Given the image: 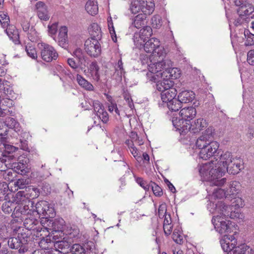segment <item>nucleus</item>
<instances>
[{"instance_id": "36", "label": "nucleus", "mask_w": 254, "mask_h": 254, "mask_svg": "<svg viewBox=\"0 0 254 254\" xmlns=\"http://www.w3.org/2000/svg\"><path fill=\"white\" fill-rule=\"evenodd\" d=\"M73 55L78 59V64L81 68L83 69L84 68L83 66H86V60L88 58L85 56L82 50L80 48L76 49L73 52Z\"/></svg>"}, {"instance_id": "61", "label": "nucleus", "mask_w": 254, "mask_h": 254, "mask_svg": "<svg viewBox=\"0 0 254 254\" xmlns=\"http://www.w3.org/2000/svg\"><path fill=\"white\" fill-rule=\"evenodd\" d=\"M26 180L25 179H19L14 182V185L20 189H25L27 188Z\"/></svg>"}, {"instance_id": "50", "label": "nucleus", "mask_w": 254, "mask_h": 254, "mask_svg": "<svg viewBox=\"0 0 254 254\" xmlns=\"http://www.w3.org/2000/svg\"><path fill=\"white\" fill-rule=\"evenodd\" d=\"M13 203V202L12 200L4 202L1 206L2 211L5 213H10L12 211L13 209H14L15 207Z\"/></svg>"}, {"instance_id": "7", "label": "nucleus", "mask_w": 254, "mask_h": 254, "mask_svg": "<svg viewBox=\"0 0 254 254\" xmlns=\"http://www.w3.org/2000/svg\"><path fill=\"white\" fill-rule=\"evenodd\" d=\"M254 11V7L252 4H247L245 5L239 7L237 13L239 15L233 22L236 26H238L245 23H248L251 21V18L253 17L252 14Z\"/></svg>"}, {"instance_id": "28", "label": "nucleus", "mask_w": 254, "mask_h": 254, "mask_svg": "<svg viewBox=\"0 0 254 254\" xmlns=\"http://www.w3.org/2000/svg\"><path fill=\"white\" fill-rule=\"evenodd\" d=\"M143 14L150 15L154 10V3L152 0H139Z\"/></svg>"}, {"instance_id": "14", "label": "nucleus", "mask_w": 254, "mask_h": 254, "mask_svg": "<svg viewBox=\"0 0 254 254\" xmlns=\"http://www.w3.org/2000/svg\"><path fill=\"white\" fill-rule=\"evenodd\" d=\"M29 159L25 153L18 157L17 162L11 163V168H14L18 173L25 175L29 171Z\"/></svg>"}, {"instance_id": "18", "label": "nucleus", "mask_w": 254, "mask_h": 254, "mask_svg": "<svg viewBox=\"0 0 254 254\" xmlns=\"http://www.w3.org/2000/svg\"><path fill=\"white\" fill-rule=\"evenodd\" d=\"M32 206L31 205L32 211V215L34 216L35 214L38 215L40 217L41 215L45 217L50 216V214L48 212L49 210L48 208L47 202L45 201H41L37 202L35 204L34 202L32 200Z\"/></svg>"}, {"instance_id": "17", "label": "nucleus", "mask_w": 254, "mask_h": 254, "mask_svg": "<svg viewBox=\"0 0 254 254\" xmlns=\"http://www.w3.org/2000/svg\"><path fill=\"white\" fill-rule=\"evenodd\" d=\"M164 57H161L160 61H158L157 62L154 64H150L148 65L149 71L154 74H156L157 76H161V73L165 70L166 66H168L171 63V60L166 59H164Z\"/></svg>"}, {"instance_id": "26", "label": "nucleus", "mask_w": 254, "mask_h": 254, "mask_svg": "<svg viewBox=\"0 0 254 254\" xmlns=\"http://www.w3.org/2000/svg\"><path fill=\"white\" fill-rule=\"evenodd\" d=\"M21 25L23 30L27 33L29 39L31 41H34L35 37L37 36V32L34 27L33 26L30 27V22L24 19L21 20Z\"/></svg>"}, {"instance_id": "54", "label": "nucleus", "mask_w": 254, "mask_h": 254, "mask_svg": "<svg viewBox=\"0 0 254 254\" xmlns=\"http://www.w3.org/2000/svg\"><path fill=\"white\" fill-rule=\"evenodd\" d=\"M172 239L177 244H182L183 243V236L181 234V232L177 229L174 230Z\"/></svg>"}, {"instance_id": "4", "label": "nucleus", "mask_w": 254, "mask_h": 254, "mask_svg": "<svg viewBox=\"0 0 254 254\" xmlns=\"http://www.w3.org/2000/svg\"><path fill=\"white\" fill-rule=\"evenodd\" d=\"M11 229L15 234L16 237L9 238L7 244L9 248L12 249H18L19 253H24L28 250L27 243L30 240V234L27 233L23 228L20 226H11Z\"/></svg>"}, {"instance_id": "20", "label": "nucleus", "mask_w": 254, "mask_h": 254, "mask_svg": "<svg viewBox=\"0 0 254 254\" xmlns=\"http://www.w3.org/2000/svg\"><path fill=\"white\" fill-rule=\"evenodd\" d=\"M172 62L171 61L170 64L168 66H166L165 70L161 73V77L166 79V81L168 82V79H175L179 78L181 71L179 69L176 67H172Z\"/></svg>"}, {"instance_id": "1", "label": "nucleus", "mask_w": 254, "mask_h": 254, "mask_svg": "<svg viewBox=\"0 0 254 254\" xmlns=\"http://www.w3.org/2000/svg\"><path fill=\"white\" fill-rule=\"evenodd\" d=\"M233 159L235 158L233 157L231 152H220L215 161L212 160L210 163L202 165L199 169V173L204 179L210 180L213 184L218 186L224 185L226 179L221 177L224 175L227 167L231 165Z\"/></svg>"}, {"instance_id": "48", "label": "nucleus", "mask_w": 254, "mask_h": 254, "mask_svg": "<svg viewBox=\"0 0 254 254\" xmlns=\"http://www.w3.org/2000/svg\"><path fill=\"white\" fill-rule=\"evenodd\" d=\"M0 23L1 27L5 29L10 25V19L7 13L3 11H0Z\"/></svg>"}, {"instance_id": "41", "label": "nucleus", "mask_w": 254, "mask_h": 254, "mask_svg": "<svg viewBox=\"0 0 254 254\" xmlns=\"http://www.w3.org/2000/svg\"><path fill=\"white\" fill-rule=\"evenodd\" d=\"M12 160L6 157L2 156H0V172H5L8 169L11 168V161Z\"/></svg>"}, {"instance_id": "23", "label": "nucleus", "mask_w": 254, "mask_h": 254, "mask_svg": "<svg viewBox=\"0 0 254 254\" xmlns=\"http://www.w3.org/2000/svg\"><path fill=\"white\" fill-rule=\"evenodd\" d=\"M164 88V93L161 94L162 99L163 102L168 103L172 100H177L175 97L177 95V91L175 88L170 87L167 83V86Z\"/></svg>"}, {"instance_id": "15", "label": "nucleus", "mask_w": 254, "mask_h": 254, "mask_svg": "<svg viewBox=\"0 0 254 254\" xmlns=\"http://www.w3.org/2000/svg\"><path fill=\"white\" fill-rule=\"evenodd\" d=\"M213 133V127H208L202 133V135L196 139L195 141L196 147L200 150L206 147L212 141Z\"/></svg>"}, {"instance_id": "63", "label": "nucleus", "mask_w": 254, "mask_h": 254, "mask_svg": "<svg viewBox=\"0 0 254 254\" xmlns=\"http://www.w3.org/2000/svg\"><path fill=\"white\" fill-rule=\"evenodd\" d=\"M247 62L252 65H254V49L250 50L247 53Z\"/></svg>"}, {"instance_id": "9", "label": "nucleus", "mask_w": 254, "mask_h": 254, "mask_svg": "<svg viewBox=\"0 0 254 254\" xmlns=\"http://www.w3.org/2000/svg\"><path fill=\"white\" fill-rule=\"evenodd\" d=\"M219 144L217 141H211L210 143L200 151L199 156L203 160H207L210 157H213L214 159H217V156L221 152L219 149Z\"/></svg>"}, {"instance_id": "39", "label": "nucleus", "mask_w": 254, "mask_h": 254, "mask_svg": "<svg viewBox=\"0 0 254 254\" xmlns=\"http://www.w3.org/2000/svg\"><path fill=\"white\" fill-rule=\"evenodd\" d=\"M76 80L79 85L85 90L87 91H93L94 90L93 85L84 78L81 75L77 74L76 76Z\"/></svg>"}, {"instance_id": "6", "label": "nucleus", "mask_w": 254, "mask_h": 254, "mask_svg": "<svg viewBox=\"0 0 254 254\" xmlns=\"http://www.w3.org/2000/svg\"><path fill=\"white\" fill-rule=\"evenodd\" d=\"M27 204H21L14 207L12 213L13 219L11 220V226L14 225V223H18L23 222L24 219L29 216L32 215V209L31 205L32 206V201H28Z\"/></svg>"}, {"instance_id": "34", "label": "nucleus", "mask_w": 254, "mask_h": 254, "mask_svg": "<svg viewBox=\"0 0 254 254\" xmlns=\"http://www.w3.org/2000/svg\"><path fill=\"white\" fill-rule=\"evenodd\" d=\"M146 17L147 16L143 13L138 14L132 19V25L137 29L143 27L146 24Z\"/></svg>"}, {"instance_id": "2", "label": "nucleus", "mask_w": 254, "mask_h": 254, "mask_svg": "<svg viewBox=\"0 0 254 254\" xmlns=\"http://www.w3.org/2000/svg\"><path fill=\"white\" fill-rule=\"evenodd\" d=\"M196 112H176L172 115L168 116L172 117V122L174 127L176 128L181 135H184L190 132V133H195L199 132L203 128L207 127V123L203 119H198L194 121L192 125L190 123L196 115Z\"/></svg>"}, {"instance_id": "53", "label": "nucleus", "mask_w": 254, "mask_h": 254, "mask_svg": "<svg viewBox=\"0 0 254 254\" xmlns=\"http://www.w3.org/2000/svg\"><path fill=\"white\" fill-rule=\"evenodd\" d=\"M130 9L132 13L136 14L141 10L142 11V8L141 4H140L139 0H135L131 3Z\"/></svg>"}, {"instance_id": "33", "label": "nucleus", "mask_w": 254, "mask_h": 254, "mask_svg": "<svg viewBox=\"0 0 254 254\" xmlns=\"http://www.w3.org/2000/svg\"><path fill=\"white\" fill-rule=\"evenodd\" d=\"M242 165L240 160L237 158L233 159L231 165H228L226 168V171L231 174L235 175L238 174L242 169Z\"/></svg>"}, {"instance_id": "25", "label": "nucleus", "mask_w": 254, "mask_h": 254, "mask_svg": "<svg viewBox=\"0 0 254 254\" xmlns=\"http://www.w3.org/2000/svg\"><path fill=\"white\" fill-rule=\"evenodd\" d=\"M35 6L38 17L42 20H48L50 18V15L44 2L38 1L36 3Z\"/></svg>"}, {"instance_id": "51", "label": "nucleus", "mask_w": 254, "mask_h": 254, "mask_svg": "<svg viewBox=\"0 0 254 254\" xmlns=\"http://www.w3.org/2000/svg\"><path fill=\"white\" fill-rule=\"evenodd\" d=\"M150 188L155 196H161L163 195L162 189L154 182H150Z\"/></svg>"}, {"instance_id": "24", "label": "nucleus", "mask_w": 254, "mask_h": 254, "mask_svg": "<svg viewBox=\"0 0 254 254\" xmlns=\"http://www.w3.org/2000/svg\"><path fill=\"white\" fill-rule=\"evenodd\" d=\"M4 32L15 44L20 43L19 34L14 25L10 24L4 29Z\"/></svg>"}, {"instance_id": "21", "label": "nucleus", "mask_w": 254, "mask_h": 254, "mask_svg": "<svg viewBox=\"0 0 254 254\" xmlns=\"http://www.w3.org/2000/svg\"><path fill=\"white\" fill-rule=\"evenodd\" d=\"M0 146L3 149L1 156L6 157L10 159L13 160L14 158L13 153L14 152L17 148L5 142L4 138L1 137L0 140Z\"/></svg>"}, {"instance_id": "29", "label": "nucleus", "mask_w": 254, "mask_h": 254, "mask_svg": "<svg viewBox=\"0 0 254 254\" xmlns=\"http://www.w3.org/2000/svg\"><path fill=\"white\" fill-rule=\"evenodd\" d=\"M30 137L29 133L26 131H21L19 134V146L21 149L29 152L28 139Z\"/></svg>"}, {"instance_id": "3", "label": "nucleus", "mask_w": 254, "mask_h": 254, "mask_svg": "<svg viewBox=\"0 0 254 254\" xmlns=\"http://www.w3.org/2000/svg\"><path fill=\"white\" fill-rule=\"evenodd\" d=\"M244 206V201L241 197H235L231 205H226L223 201L216 203L210 202L207 204V209L211 213H218L232 219H242L243 215L241 213L240 208Z\"/></svg>"}, {"instance_id": "44", "label": "nucleus", "mask_w": 254, "mask_h": 254, "mask_svg": "<svg viewBox=\"0 0 254 254\" xmlns=\"http://www.w3.org/2000/svg\"><path fill=\"white\" fill-rule=\"evenodd\" d=\"M244 35L246 39L245 45L246 46L254 45V33H252L248 29H245Z\"/></svg>"}, {"instance_id": "62", "label": "nucleus", "mask_w": 254, "mask_h": 254, "mask_svg": "<svg viewBox=\"0 0 254 254\" xmlns=\"http://www.w3.org/2000/svg\"><path fill=\"white\" fill-rule=\"evenodd\" d=\"M130 153L133 156V157L136 159L137 161H139L141 159V154L140 152L138 151L137 149L135 147H132L131 148L129 149Z\"/></svg>"}, {"instance_id": "59", "label": "nucleus", "mask_w": 254, "mask_h": 254, "mask_svg": "<svg viewBox=\"0 0 254 254\" xmlns=\"http://www.w3.org/2000/svg\"><path fill=\"white\" fill-rule=\"evenodd\" d=\"M25 50L28 56L33 59H36L37 58L36 49L31 46H26Z\"/></svg>"}, {"instance_id": "37", "label": "nucleus", "mask_w": 254, "mask_h": 254, "mask_svg": "<svg viewBox=\"0 0 254 254\" xmlns=\"http://www.w3.org/2000/svg\"><path fill=\"white\" fill-rule=\"evenodd\" d=\"M86 11L91 15H96L98 12V6L96 0H88L85 5Z\"/></svg>"}, {"instance_id": "30", "label": "nucleus", "mask_w": 254, "mask_h": 254, "mask_svg": "<svg viewBox=\"0 0 254 254\" xmlns=\"http://www.w3.org/2000/svg\"><path fill=\"white\" fill-rule=\"evenodd\" d=\"M99 67L96 61H94L90 64L88 69V76L92 77L94 80L98 81L100 79V75L99 73Z\"/></svg>"}, {"instance_id": "47", "label": "nucleus", "mask_w": 254, "mask_h": 254, "mask_svg": "<svg viewBox=\"0 0 254 254\" xmlns=\"http://www.w3.org/2000/svg\"><path fill=\"white\" fill-rule=\"evenodd\" d=\"M71 254H86V250L83 246L79 244H73L70 249Z\"/></svg>"}, {"instance_id": "12", "label": "nucleus", "mask_w": 254, "mask_h": 254, "mask_svg": "<svg viewBox=\"0 0 254 254\" xmlns=\"http://www.w3.org/2000/svg\"><path fill=\"white\" fill-rule=\"evenodd\" d=\"M84 50L91 57L97 58L101 54V45L97 39H87L84 43Z\"/></svg>"}, {"instance_id": "27", "label": "nucleus", "mask_w": 254, "mask_h": 254, "mask_svg": "<svg viewBox=\"0 0 254 254\" xmlns=\"http://www.w3.org/2000/svg\"><path fill=\"white\" fill-rule=\"evenodd\" d=\"M58 39L59 46L65 49L67 47V28L66 26H62L60 29Z\"/></svg>"}, {"instance_id": "45", "label": "nucleus", "mask_w": 254, "mask_h": 254, "mask_svg": "<svg viewBox=\"0 0 254 254\" xmlns=\"http://www.w3.org/2000/svg\"><path fill=\"white\" fill-rule=\"evenodd\" d=\"M167 106L170 111H179L180 109L183 108L182 104L178 99L168 102Z\"/></svg>"}, {"instance_id": "13", "label": "nucleus", "mask_w": 254, "mask_h": 254, "mask_svg": "<svg viewBox=\"0 0 254 254\" xmlns=\"http://www.w3.org/2000/svg\"><path fill=\"white\" fill-rule=\"evenodd\" d=\"M211 221L216 231L220 234L231 232V223L229 220H224L220 216L217 215L212 217Z\"/></svg>"}, {"instance_id": "57", "label": "nucleus", "mask_w": 254, "mask_h": 254, "mask_svg": "<svg viewBox=\"0 0 254 254\" xmlns=\"http://www.w3.org/2000/svg\"><path fill=\"white\" fill-rule=\"evenodd\" d=\"M168 214L167 213V205L165 203L161 204L158 208V215L160 218H163L164 217Z\"/></svg>"}, {"instance_id": "52", "label": "nucleus", "mask_w": 254, "mask_h": 254, "mask_svg": "<svg viewBox=\"0 0 254 254\" xmlns=\"http://www.w3.org/2000/svg\"><path fill=\"white\" fill-rule=\"evenodd\" d=\"M240 187V183L238 181H234L231 182L229 185L230 194L233 195L235 193H237Z\"/></svg>"}, {"instance_id": "64", "label": "nucleus", "mask_w": 254, "mask_h": 254, "mask_svg": "<svg viewBox=\"0 0 254 254\" xmlns=\"http://www.w3.org/2000/svg\"><path fill=\"white\" fill-rule=\"evenodd\" d=\"M67 63L68 65L73 69L77 71L79 66V64L76 63L73 58H69L67 59Z\"/></svg>"}, {"instance_id": "46", "label": "nucleus", "mask_w": 254, "mask_h": 254, "mask_svg": "<svg viewBox=\"0 0 254 254\" xmlns=\"http://www.w3.org/2000/svg\"><path fill=\"white\" fill-rule=\"evenodd\" d=\"M104 95L106 97L107 104L108 105V111H113L114 110H115V111H119L117 104L112 97L108 94L105 93Z\"/></svg>"}, {"instance_id": "10", "label": "nucleus", "mask_w": 254, "mask_h": 254, "mask_svg": "<svg viewBox=\"0 0 254 254\" xmlns=\"http://www.w3.org/2000/svg\"><path fill=\"white\" fill-rule=\"evenodd\" d=\"M159 43V41L156 38L149 39L144 44V49L146 52L152 54L155 57L160 58L161 57H164L165 54L162 51Z\"/></svg>"}, {"instance_id": "19", "label": "nucleus", "mask_w": 254, "mask_h": 254, "mask_svg": "<svg viewBox=\"0 0 254 254\" xmlns=\"http://www.w3.org/2000/svg\"><path fill=\"white\" fill-rule=\"evenodd\" d=\"M23 225L25 228L24 229L27 233H29V231H31V234L34 235V233L37 234L38 230L40 228L39 225L40 224L39 221L35 218H34L32 215L29 216L24 219Z\"/></svg>"}, {"instance_id": "60", "label": "nucleus", "mask_w": 254, "mask_h": 254, "mask_svg": "<svg viewBox=\"0 0 254 254\" xmlns=\"http://www.w3.org/2000/svg\"><path fill=\"white\" fill-rule=\"evenodd\" d=\"M116 72L118 75L122 77V75L125 73V71L123 67V63L122 59L119 60L117 67L116 68Z\"/></svg>"}, {"instance_id": "5", "label": "nucleus", "mask_w": 254, "mask_h": 254, "mask_svg": "<svg viewBox=\"0 0 254 254\" xmlns=\"http://www.w3.org/2000/svg\"><path fill=\"white\" fill-rule=\"evenodd\" d=\"M225 239L220 241L221 247L227 254H248L249 251L250 254H254V251L247 245L244 244L239 246L235 247L236 239L234 235H225Z\"/></svg>"}, {"instance_id": "43", "label": "nucleus", "mask_w": 254, "mask_h": 254, "mask_svg": "<svg viewBox=\"0 0 254 254\" xmlns=\"http://www.w3.org/2000/svg\"><path fill=\"white\" fill-rule=\"evenodd\" d=\"M152 34V30L150 26H144L143 28L140 30L138 34L139 38L143 42L146 40Z\"/></svg>"}, {"instance_id": "8", "label": "nucleus", "mask_w": 254, "mask_h": 254, "mask_svg": "<svg viewBox=\"0 0 254 254\" xmlns=\"http://www.w3.org/2000/svg\"><path fill=\"white\" fill-rule=\"evenodd\" d=\"M195 94L191 90H184L179 93L178 96V99L180 102L182 104L185 103H192L191 106H185L183 107V110H189L194 111H196V107L199 105V102L195 99Z\"/></svg>"}, {"instance_id": "49", "label": "nucleus", "mask_w": 254, "mask_h": 254, "mask_svg": "<svg viewBox=\"0 0 254 254\" xmlns=\"http://www.w3.org/2000/svg\"><path fill=\"white\" fill-rule=\"evenodd\" d=\"M6 98H15V93L12 88L8 84H3L2 88L1 89Z\"/></svg>"}, {"instance_id": "38", "label": "nucleus", "mask_w": 254, "mask_h": 254, "mask_svg": "<svg viewBox=\"0 0 254 254\" xmlns=\"http://www.w3.org/2000/svg\"><path fill=\"white\" fill-rule=\"evenodd\" d=\"M24 191L28 199L30 200L38 197L40 194L39 189L31 186L26 188Z\"/></svg>"}, {"instance_id": "22", "label": "nucleus", "mask_w": 254, "mask_h": 254, "mask_svg": "<svg viewBox=\"0 0 254 254\" xmlns=\"http://www.w3.org/2000/svg\"><path fill=\"white\" fill-rule=\"evenodd\" d=\"M206 181L209 182V187L206 188V190L208 193L212 192V196L216 198H221L224 196H225L226 192L224 190H222L219 188V187L222 186L216 185L213 184L210 180L205 179ZM223 185H222L223 186Z\"/></svg>"}, {"instance_id": "56", "label": "nucleus", "mask_w": 254, "mask_h": 254, "mask_svg": "<svg viewBox=\"0 0 254 254\" xmlns=\"http://www.w3.org/2000/svg\"><path fill=\"white\" fill-rule=\"evenodd\" d=\"M108 24L109 30L110 31V33L111 34L112 39L114 42H116L117 41V37L115 33V29L113 26V23L112 20V18L111 17H110L109 19H108Z\"/></svg>"}, {"instance_id": "31", "label": "nucleus", "mask_w": 254, "mask_h": 254, "mask_svg": "<svg viewBox=\"0 0 254 254\" xmlns=\"http://www.w3.org/2000/svg\"><path fill=\"white\" fill-rule=\"evenodd\" d=\"M41 237L42 238H40V241L38 243L41 249L47 250L53 248L54 242L52 240L51 236L48 235L47 236L42 235Z\"/></svg>"}, {"instance_id": "40", "label": "nucleus", "mask_w": 254, "mask_h": 254, "mask_svg": "<svg viewBox=\"0 0 254 254\" xmlns=\"http://www.w3.org/2000/svg\"><path fill=\"white\" fill-rule=\"evenodd\" d=\"M5 125L10 128L13 129L17 132L20 131V127L19 123L14 118L8 117H7L5 121Z\"/></svg>"}, {"instance_id": "35", "label": "nucleus", "mask_w": 254, "mask_h": 254, "mask_svg": "<svg viewBox=\"0 0 254 254\" xmlns=\"http://www.w3.org/2000/svg\"><path fill=\"white\" fill-rule=\"evenodd\" d=\"M91 38L90 39H97L100 40L102 38V32L100 26L96 23H93L91 25L89 30Z\"/></svg>"}, {"instance_id": "32", "label": "nucleus", "mask_w": 254, "mask_h": 254, "mask_svg": "<svg viewBox=\"0 0 254 254\" xmlns=\"http://www.w3.org/2000/svg\"><path fill=\"white\" fill-rule=\"evenodd\" d=\"M12 201L17 204H27L28 202L27 201L31 200L28 199V197H27L26 195L24 190H22L18 191L14 195H12Z\"/></svg>"}, {"instance_id": "58", "label": "nucleus", "mask_w": 254, "mask_h": 254, "mask_svg": "<svg viewBox=\"0 0 254 254\" xmlns=\"http://www.w3.org/2000/svg\"><path fill=\"white\" fill-rule=\"evenodd\" d=\"M95 115L100 119L104 123H106L109 120L108 112H94Z\"/></svg>"}, {"instance_id": "42", "label": "nucleus", "mask_w": 254, "mask_h": 254, "mask_svg": "<svg viewBox=\"0 0 254 254\" xmlns=\"http://www.w3.org/2000/svg\"><path fill=\"white\" fill-rule=\"evenodd\" d=\"M13 98H5L3 99L0 102V111H10L9 109L12 107L14 105V102L13 101Z\"/></svg>"}, {"instance_id": "55", "label": "nucleus", "mask_w": 254, "mask_h": 254, "mask_svg": "<svg viewBox=\"0 0 254 254\" xmlns=\"http://www.w3.org/2000/svg\"><path fill=\"white\" fill-rule=\"evenodd\" d=\"M136 182L141 187L145 190H149L150 189V182L148 184L142 178L137 177L135 178Z\"/></svg>"}, {"instance_id": "16", "label": "nucleus", "mask_w": 254, "mask_h": 254, "mask_svg": "<svg viewBox=\"0 0 254 254\" xmlns=\"http://www.w3.org/2000/svg\"><path fill=\"white\" fill-rule=\"evenodd\" d=\"M39 223L40 224L39 226L40 228L38 230V233L37 234L34 233V235L36 237H40L42 235L47 236L50 234V231L55 229L54 227L53 220L48 219L47 217L42 218Z\"/></svg>"}, {"instance_id": "11", "label": "nucleus", "mask_w": 254, "mask_h": 254, "mask_svg": "<svg viewBox=\"0 0 254 254\" xmlns=\"http://www.w3.org/2000/svg\"><path fill=\"white\" fill-rule=\"evenodd\" d=\"M38 46L41 50V57L43 60L46 62H51L57 59L58 54L52 46L44 43H39Z\"/></svg>"}]
</instances>
